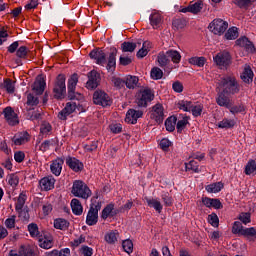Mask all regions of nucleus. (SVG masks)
<instances>
[{"label":"nucleus","mask_w":256,"mask_h":256,"mask_svg":"<svg viewBox=\"0 0 256 256\" xmlns=\"http://www.w3.org/2000/svg\"><path fill=\"white\" fill-rule=\"evenodd\" d=\"M219 87L222 89V93L226 95H237L241 91L237 78L233 75H227L220 79Z\"/></svg>","instance_id":"obj_1"},{"label":"nucleus","mask_w":256,"mask_h":256,"mask_svg":"<svg viewBox=\"0 0 256 256\" xmlns=\"http://www.w3.org/2000/svg\"><path fill=\"white\" fill-rule=\"evenodd\" d=\"M71 193L74 197H80L81 199H89L91 197V189L82 180L73 182Z\"/></svg>","instance_id":"obj_2"},{"label":"nucleus","mask_w":256,"mask_h":256,"mask_svg":"<svg viewBox=\"0 0 256 256\" xmlns=\"http://www.w3.org/2000/svg\"><path fill=\"white\" fill-rule=\"evenodd\" d=\"M77 83H79V75H77V73H74L68 79V98L70 99V101H82L83 99V94L75 92Z\"/></svg>","instance_id":"obj_3"},{"label":"nucleus","mask_w":256,"mask_h":256,"mask_svg":"<svg viewBox=\"0 0 256 256\" xmlns=\"http://www.w3.org/2000/svg\"><path fill=\"white\" fill-rule=\"evenodd\" d=\"M65 75L59 74L53 88L54 99H65L67 86H65Z\"/></svg>","instance_id":"obj_4"},{"label":"nucleus","mask_w":256,"mask_h":256,"mask_svg":"<svg viewBox=\"0 0 256 256\" xmlns=\"http://www.w3.org/2000/svg\"><path fill=\"white\" fill-rule=\"evenodd\" d=\"M153 99H155V92L153 91V89L144 88L143 90H140V94L136 99V103L138 107L147 108V105H149V103H151Z\"/></svg>","instance_id":"obj_5"},{"label":"nucleus","mask_w":256,"mask_h":256,"mask_svg":"<svg viewBox=\"0 0 256 256\" xmlns=\"http://www.w3.org/2000/svg\"><path fill=\"white\" fill-rule=\"evenodd\" d=\"M93 103L100 105L101 107H111L113 100L109 97V94L103 90H96L93 94Z\"/></svg>","instance_id":"obj_6"},{"label":"nucleus","mask_w":256,"mask_h":256,"mask_svg":"<svg viewBox=\"0 0 256 256\" xmlns=\"http://www.w3.org/2000/svg\"><path fill=\"white\" fill-rule=\"evenodd\" d=\"M76 110L85 111L82 105L76 104L75 102H67L66 106L58 113V119L67 121V117L75 113Z\"/></svg>","instance_id":"obj_7"},{"label":"nucleus","mask_w":256,"mask_h":256,"mask_svg":"<svg viewBox=\"0 0 256 256\" xmlns=\"http://www.w3.org/2000/svg\"><path fill=\"white\" fill-rule=\"evenodd\" d=\"M229 28V23L223 19H214L209 24V29L214 35H223Z\"/></svg>","instance_id":"obj_8"},{"label":"nucleus","mask_w":256,"mask_h":256,"mask_svg":"<svg viewBox=\"0 0 256 256\" xmlns=\"http://www.w3.org/2000/svg\"><path fill=\"white\" fill-rule=\"evenodd\" d=\"M101 83V74L97 70H92L88 73L87 89H97Z\"/></svg>","instance_id":"obj_9"},{"label":"nucleus","mask_w":256,"mask_h":256,"mask_svg":"<svg viewBox=\"0 0 256 256\" xmlns=\"http://www.w3.org/2000/svg\"><path fill=\"white\" fill-rule=\"evenodd\" d=\"M214 62L218 67H229L231 65V54L220 52L214 57Z\"/></svg>","instance_id":"obj_10"},{"label":"nucleus","mask_w":256,"mask_h":256,"mask_svg":"<svg viewBox=\"0 0 256 256\" xmlns=\"http://www.w3.org/2000/svg\"><path fill=\"white\" fill-rule=\"evenodd\" d=\"M4 119H6L7 123L14 127V125H18L19 119L17 117V113L11 106L4 108L3 110Z\"/></svg>","instance_id":"obj_11"},{"label":"nucleus","mask_w":256,"mask_h":256,"mask_svg":"<svg viewBox=\"0 0 256 256\" xmlns=\"http://www.w3.org/2000/svg\"><path fill=\"white\" fill-rule=\"evenodd\" d=\"M89 56L91 59H95L97 65H105L107 63V54L100 48L92 50Z\"/></svg>","instance_id":"obj_12"},{"label":"nucleus","mask_w":256,"mask_h":256,"mask_svg":"<svg viewBox=\"0 0 256 256\" xmlns=\"http://www.w3.org/2000/svg\"><path fill=\"white\" fill-rule=\"evenodd\" d=\"M152 119H154L156 121V123H158V125H161V123H163L164 119H165V113L163 112V105H161L160 103L154 105L152 107Z\"/></svg>","instance_id":"obj_13"},{"label":"nucleus","mask_w":256,"mask_h":256,"mask_svg":"<svg viewBox=\"0 0 256 256\" xmlns=\"http://www.w3.org/2000/svg\"><path fill=\"white\" fill-rule=\"evenodd\" d=\"M66 165H68V167H70L75 173H81V171H83V169L85 168L83 162L71 156L66 158Z\"/></svg>","instance_id":"obj_14"},{"label":"nucleus","mask_w":256,"mask_h":256,"mask_svg":"<svg viewBox=\"0 0 256 256\" xmlns=\"http://www.w3.org/2000/svg\"><path fill=\"white\" fill-rule=\"evenodd\" d=\"M141 117H143V111L129 109L126 113L125 121L131 125H135V123H137V119H141Z\"/></svg>","instance_id":"obj_15"},{"label":"nucleus","mask_w":256,"mask_h":256,"mask_svg":"<svg viewBox=\"0 0 256 256\" xmlns=\"http://www.w3.org/2000/svg\"><path fill=\"white\" fill-rule=\"evenodd\" d=\"M238 47H244L248 53H255V45L249 40V38L243 36L235 41Z\"/></svg>","instance_id":"obj_16"},{"label":"nucleus","mask_w":256,"mask_h":256,"mask_svg":"<svg viewBox=\"0 0 256 256\" xmlns=\"http://www.w3.org/2000/svg\"><path fill=\"white\" fill-rule=\"evenodd\" d=\"M110 54L108 56L106 69L107 71L113 72L115 71V68L117 67V48H111Z\"/></svg>","instance_id":"obj_17"},{"label":"nucleus","mask_w":256,"mask_h":256,"mask_svg":"<svg viewBox=\"0 0 256 256\" xmlns=\"http://www.w3.org/2000/svg\"><path fill=\"white\" fill-rule=\"evenodd\" d=\"M64 163L65 159L59 157L52 161V164L50 165L51 173H53V175H55L56 177H59L61 175V171H63Z\"/></svg>","instance_id":"obj_18"},{"label":"nucleus","mask_w":256,"mask_h":256,"mask_svg":"<svg viewBox=\"0 0 256 256\" xmlns=\"http://www.w3.org/2000/svg\"><path fill=\"white\" fill-rule=\"evenodd\" d=\"M232 102L233 101H231V98L227 96V93L222 91L218 92L216 97V103L217 105H219V107H225L226 109H228V107H231Z\"/></svg>","instance_id":"obj_19"},{"label":"nucleus","mask_w":256,"mask_h":256,"mask_svg":"<svg viewBox=\"0 0 256 256\" xmlns=\"http://www.w3.org/2000/svg\"><path fill=\"white\" fill-rule=\"evenodd\" d=\"M39 185L42 191H51L55 188V178L53 176H47L39 181Z\"/></svg>","instance_id":"obj_20"},{"label":"nucleus","mask_w":256,"mask_h":256,"mask_svg":"<svg viewBox=\"0 0 256 256\" xmlns=\"http://www.w3.org/2000/svg\"><path fill=\"white\" fill-rule=\"evenodd\" d=\"M116 215H119V209H115V204L110 203L102 210L101 217L105 220L108 217H115Z\"/></svg>","instance_id":"obj_21"},{"label":"nucleus","mask_w":256,"mask_h":256,"mask_svg":"<svg viewBox=\"0 0 256 256\" xmlns=\"http://www.w3.org/2000/svg\"><path fill=\"white\" fill-rule=\"evenodd\" d=\"M0 89H4L6 93L12 95L15 93V82H13V80L10 78H6L4 79V82L0 84Z\"/></svg>","instance_id":"obj_22"},{"label":"nucleus","mask_w":256,"mask_h":256,"mask_svg":"<svg viewBox=\"0 0 256 256\" xmlns=\"http://www.w3.org/2000/svg\"><path fill=\"white\" fill-rule=\"evenodd\" d=\"M38 241L39 247H41V249H51V247H53V236L44 235L43 238L40 236Z\"/></svg>","instance_id":"obj_23"},{"label":"nucleus","mask_w":256,"mask_h":256,"mask_svg":"<svg viewBox=\"0 0 256 256\" xmlns=\"http://www.w3.org/2000/svg\"><path fill=\"white\" fill-rule=\"evenodd\" d=\"M162 23L163 17L159 12H154L150 15V25H152L153 29H159Z\"/></svg>","instance_id":"obj_24"},{"label":"nucleus","mask_w":256,"mask_h":256,"mask_svg":"<svg viewBox=\"0 0 256 256\" xmlns=\"http://www.w3.org/2000/svg\"><path fill=\"white\" fill-rule=\"evenodd\" d=\"M240 77L244 83H253V70H251V66H246Z\"/></svg>","instance_id":"obj_25"},{"label":"nucleus","mask_w":256,"mask_h":256,"mask_svg":"<svg viewBox=\"0 0 256 256\" xmlns=\"http://www.w3.org/2000/svg\"><path fill=\"white\" fill-rule=\"evenodd\" d=\"M71 208H72V213H74V215L83 214V205H81V201H79V199H76V198L72 199Z\"/></svg>","instance_id":"obj_26"},{"label":"nucleus","mask_w":256,"mask_h":256,"mask_svg":"<svg viewBox=\"0 0 256 256\" xmlns=\"http://www.w3.org/2000/svg\"><path fill=\"white\" fill-rule=\"evenodd\" d=\"M45 85V80L40 79L34 82L32 90L36 93V95H43V92L45 91Z\"/></svg>","instance_id":"obj_27"},{"label":"nucleus","mask_w":256,"mask_h":256,"mask_svg":"<svg viewBox=\"0 0 256 256\" xmlns=\"http://www.w3.org/2000/svg\"><path fill=\"white\" fill-rule=\"evenodd\" d=\"M124 83L127 89H135V87L139 85V77L129 75L126 80H124Z\"/></svg>","instance_id":"obj_28"},{"label":"nucleus","mask_w":256,"mask_h":256,"mask_svg":"<svg viewBox=\"0 0 256 256\" xmlns=\"http://www.w3.org/2000/svg\"><path fill=\"white\" fill-rule=\"evenodd\" d=\"M97 221H99V214L94 212V210L89 209L86 217V223L91 227L93 225H97Z\"/></svg>","instance_id":"obj_29"},{"label":"nucleus","mask_w":256,"mask_h":256,"mask_svg":"<svg viewBox=\"0 0 256 256\" xmlns=\"http://www.w3.org/2000/svg\"><path fill=\"white\" fill-rule=\"evenodd\" d=\"M241 235H242V237H245L249 241H255L256 229H255V227L244 228Z\"/></svg>","instance_id":"obj_30"},{"label":"nucleus","mask_w":256,"mask_h":256,"mask_svg":"<svg viewBox=\"0 0 256 256\" xmlns=\"http://www.w3.org/2000/svg\"><path fill=\"white\" fill-rule=\"evenodd\" d=\"M148 207H153L157 213H161L163 211V205H161V202L159 200H155L153 198H145Z\"/></svg>","instance_id":"obj_31"},{"label":"nucleus","mask_w":256,"mask_h":256,"mask_svg":"<svg viewBox=\"0 0 256 256\" xmlns=\"http://www.w3.org/2000/svg\"><path fill=\"white\" fill-rule=\"evenodd\" d=\"M54 227L55 229H60L61 231H67V229H69V221L63 218L55 219Z\"/></svg>","instance_id":"obj_32"},{"label":"nucleus","mask_w":256,"mask_h":256,"mask_svg":"<svg viewBox=\"0 0 256 256\" xmlns=\"http://www.w3.org/2000/svg\"><path fill=\"white\" fill-rule=\"evenodd\" d=\"M225 39H227V41H233L235 39H237V37H239V31L237 29V27H231L227 30V32L224 35Z\"/></svg>","instance_id":"obj_33"},{"label":"nucleus","mask_w":256,"mask_h":256,"mask_svg":"<svg viewBox=\"0 0 256 256\" xmlns=\"http://www.w3.org/2000/svg\"><path fill=\"white\" fill-rule=\"evenodd\" d=\"M175 125H177V117L170 116L169 118L166 119L165 127H166V130L169 131L170 133H173V131H175Z\"/></svg>","instance_id":"obj_34"},{"label":"nucleus","mask_w":256,"mask_h":256,"mask_svg":"<svg viewBox=\"0 0 256 256\" xmlns=\"http://www.w3.org/2000/svg\"><path fill=\"white\" fill-rule=\"evenodd\" d=\"M137 49V43L134 42H123L121 44V50L123 53H133Z\"/></svg>","instance_id":"obj_35"},{"label":"nucleus","mask_w":256,"mask_h":256,"mask_svg":"<svg viewBox=\"0 0 256 256\" xmlns=\"http://www.w3.org/2000/svg\"><path fill=\"white\" fill-rule=\"evenodd\" d=\"M168 59L173 63H181V53L177 50H168L167 51Z\"/></svg>","instance_id":"obj_36"},{"label":"nucleus","mask_w":256,"mask_h":256,"mask_svg":"<svg viewBox=\"0 0 256 256\" xmlns=\"http://www.w3.org/2000/svg\"><path fill=\"white\" fill-rule=\"evenodd\" d=\"M172 26L174 29H177V31H179V29H185V27H187V20L184 18H175L172 21Z\"/></svg>","instance_id":"obj_37"},{"label":"nucleus","mask_w":256,"mask_h":256,"mask_svg":"<svg viewBox=\"0 0 256 256\" xmlns=\"http://www.w3.org/2000/svg\"><path fill=\"white\" fill-rule=\"evenodd\" d=\"M157 59H158L159 65L161 67H167V65H169V63H170V59H169V56H168L167 52L166 53L165 52H160L158 54Z\"/></svg>","instance_id":"obj_38"},{"label":"nucleus","mask_w":256,"mask_h":256,"mask_svg":"<svg viewBox=\"0 0 256 256\" xmlns=\"http://www.w3.org/2000/svg\"><path fill=\"white\" fill-rule=\"evenodd\" d=\"M222 188H223V183L216 182V183L207 185L206 191L208 193H219V191H221Z\"/></svg>","instance_id":"obj_39"},{"label":"nucleus","mask_w":256,"mask_h":256,"mask_svg":"<svg viewBox=\"0 0 256 256\" xmlns=\"http://www.w3.org/2000/svg\"><path fill=\"white\" fill-rule=\"evenodd\" d=\"M254 2L255 0H235L234 4L240 9H249Z\"/></svg>","instance_id":"obj_40"},{"label":"nucleus","mask_w":256,"mask_h":256,"mask_svg":"<svg viewBox=\"0 0 256 256\" xmlns=\"http://www.w3.org/2000/svg\"><path fill=\"white\" fill-rule=\"evenodd\" d=\"M205 61H207V59H205V57H191L188 62L190 63V65H197V67H204L205 65Z\"/></svg>","instance_id":"obj_41"},{"label":"nucleus","mask_w":256,"mask_h":256,"mask_svg":"<svg viewBox=\"0 0 256 256\" xmlns=\"http://www.w3.org/2000/svg\"><path fill=\"white\" fill-rule=\"evenodd\" d=\"M28 231H29L31 237H37V239H39V237H41V233H39V226H37L36 223L29 224Z\"/></svg>","instance_id":"obj_42"},{"label":"nucleus","mask_w":256,"mask_h":256,"mask_svg":"<svg viewBox=\"0 0 256 256\" xmlns=\"http://www.w3.org/2000/svg\"><path fill=\"white\" fill-rule=\"evenodd\" d=\"M220 129H232L235 127V120L223 119L218 123Z\"/></svg>","instance_id":"obj_43"},{"label":"nucleus","mask_w":256,"mask_h":256,"mask_svg":"<svg viewBox=\"0 0 256 256\" xmlns=\"http://www.w3.org/2000/svg\"><path fill=\"white\" fill-rule=\"evenodd\" d=\"M245 228H243V223L235 221L232 226L233 235H242Z\"/></svg>","instance_id":"obj_44"},{"label":"nucleus","mask_w":256,"mask_h":256,"mask_svg":"<svg viewBox=\"0 0 256 256\" xmlns=\"http://www.w3.org/2000/svg\"><path fill=\"white\" fill-rule=\"evenodd\" d=\"M19 253L22 256H35V250L31 246H21Z\"/></svg>","instance_id":"obj_45"},{"label":"nucleus","mask_w":256,"mask_h":256,"mask_svg":"<svg viewBox=\"0 0 256 256\" xmlns=\"http://www.w3.org/2000/svg\"><path fill=\"white\" fill-rule=\"evenodd\" d=\"M25 201H27V196L21 193L18 197V200L15 205L16 211H21L25 205Z\"/></svg>","instance_id":"obj_46"},{"label":"nucleus","mask_w":256,"mask_h":256,"mask_svg":"<svg viewBox=\"0 0 256 256\" xmlns=\"http://www.w3.org/2000/svg\"><path fill=\"white\" fill-rule=\"evenodd\" d=\"M28 55H29V48H27L26 46H20L16 51V56H18L19 59H27Z\"/></svg>","instance_id":"obj_47"},{"label":"nucleus","mask_w":256,"mask_h":256,"mask_svg":"<svg viewBox=\"0 0 256 256\" xmlns=\"http://www.w3.org/2000/svg\"><path fill=\"white\" fill-rule=\"evenodd\" d=\"M201 9H203V2H195L194 4H190V13L193 15H197V13H201Z\"/></svg>","instance_id":"obj_48"},{"label":"nucleus","mask_w":256,"mask_h":256,"mask_svg":"<svg viewBox=\"0 0 256 256\" xmlns=\"http://www.w3.org/2000/svg\"><path fill=\"white\" fill-rule=\"evenodd\" d=\"M255 171H256V161L251 160L245 166V174L246 175H251V174L255 173Z\"/></svg>","instance_id":"obj_49"},{"label":"nucleus","mask_w":256,"mask_h":256,"mask_svg":"<svg viewBox=\"0 0 256 256\" xmlns=\"http://www.w3.org/2000/svg\"><path fill=\"white\" fill-rule=\"evenodd\" d=\"M122 247L125 253H128V255H131V253H133V241H131L130 239L124 240L122 242Z\"/></svg>","instance_id":"obj_50"},{"label":"nucleus","mask_w":256,"mask_h":256,"mask_svg":"<svg viewBox=\"0 0 256 256\" xmlns=\"http://www.w3.org/2000/svg\"><path fill=\"white\" fill-rule=\"evenodd\" d=\"M230 113H232V115H237V113H243V111H245V106L244 105H236L233 106V102L230 103V107H228Z\"/></svg>","instance_id":"obj_51"},{"label":"nucleus","mask_w":256,"mask_h":256,"mask_svg":"<svg viewBox=\"0 0 256 256\" xmlns=\"http://www.w3.org/2000/svg\"><path fill=\"white\" fill-rule=\"evenodd\" d=\"M178 105H179L180 109H183V111H186V112L191 111L193 109V107H194L192 101H184V100H182V101H180L178 103Z\"/></svg>","instance_id":"obj_52"},{"label":"nucleus","mask_w":256,"mask_h":256,"mask_svg":"<svg viewBox=\"0 0 256 256\" xmlns=\"http://www.w3.org/2000/svg\"><path fill=\"white\" fill-rule=\"evenodd\" d=\"M189 124V118L188 117H184V119L179 120L176 123V129L179 133H182L183 129H185L187 127V125Z\"/></svg>","instance_id":"obj_53"},{"label":"nucleus","mask_w":256,"mask_h":256,"mask_svg":"<svg viewBox=\"0 0 256 256\" xmlns=\"http://www.w3.org/2000/svg\"><path fill=\"white\" fill-rule=\"evenodd\" d=\"M151 77H152V79H155L156 81L159 79H163V70H161L159 67L152 68Z\"/></svg>","instance_id":"obj_54"},{"label":"nucleus","mask_w":256,"mask_h":256,"mask_svg":"<svg viewBox=\"0 0 256 256\" xmlns=\"http://www.w3.org/2000/svg\"><path fill=\"white\" fill-rule=\"evenodd\" d=\"M239 221L243 223L244 225H247L248 223H251V213L249 212H242L238 216Z\"/></svg>","instance_id":"obj_55"},{"label":"nucleus","mask_w":256,"mask_h":256,"mask_svg":"<svg viewBox=\"0 0 256 256\" xmlns=\"http://www.w3.org/2000/svg\"><path fill=\"white\" fill-rule=\"evenodd\" d=\"M26 105H29L30 107H36V105H39V98L33 94H28Z\"/></svg>","instance_id":"obj_56"},{"label":"nucleus","mask_w":256,"mask_h":256,"mask_svg":"<svg viewBox=\"0 0 256 256\" xmlns=\"http://www.w3.org/2000/svg\"><path fill=\"white\" fill-rule=\"evenodd\" d=\"M111 81L113 83V86L116 87V89H123V87H125V80L119 77L113 76Z\"/></svg>","instance_id":"obj_57"},{"label":"nucleus","mask_w":256,"mask_h":256,"mask_svg":"<svg viewBox=\"0 0 256 256\" xmlns=\"http://www.w3.org/2000/svg\"><path fill=\"white\" fill-rule=\"evenodd\" d=\"M119 236V233L115 232V231H112L110 233H107L105 235V241L107 243H110V244H113L115 243V241H117V237Z\"/></svg>","instance_id":"obj_58"},{"label":"nucleus","mask_w":256,"mask_h":256,"mask_svg":"<svg viewBox=\"0 0 256 256\" xmlns=\"http://www.w3.org/2000/svg\"><path fill=\"white\" fill-rule=\"evenodd\" d=\"M186 171H193L194 173H199V166L195 160L190 161L189 163H185Z\"/></svg>","instance_id":"obj_59"},{"label":"nucleus","mask_w":256,"mask_h":256,"mask_svg":"<svg viewBox=\"0 0 256 256\" xmlns=\"http://www.w3.org/2000/svg\"><path fill=\"white\" fill-rule=\"evenodd\" d=\"M208 223H210L212 227H219V216L215 213L208 215Z\"/></svg>","instance_id":"obj_60"},{"label":"nucleus","mask_w":256,"mask_h":256,"mask_svg":"<svg viewBox=\"0 0 256 256\" xmlns=\"http://www.w3.org/2000/svg\"><path fill=\"white\" fill-rule=\"evenodd\" d=\"M29 141V133L25 132L23 136L14 140V145H23Z\"/></svg>","instance_id":"obj_61"},{"label":"nucleus","mask_w":256,"mask_h":256,"mask_svg":"<svg viewBox=\"0 0 256 256\" xmlns=\"http://www.w3.org/2000/svg\"><path fill=\"white\" fill-rule=\"evenodd\" d=\"M119 63L123 67H127V65H131V63H133V58H131V56H120Z\"/></svg>","instance_id":"obj_62"},{"label":"nucleus","mask_w":256,"mask_h":256,"mask_svg":"<svg viewBox=\"0 0 256 256\" xmlns=\"http://www.w3.org/2000/svg\"><path fill=\"white\" fill-rule=\"evenodd\" d=\"M162 200L166 207H171L173 205V198L168 192L162 195Z\"/></svg>","instance_id":"obj_63"},{"label":"nucleus","mask_w":256,"mask_h":256,"mask_svg":"<svg viewBox=\"0 0 256 256\" xmlns=\"http://www.w3.org/2000/svg\"><path fill=\"white\" fill-rule=\"evenodd\" d=\"M8 183L11 185V187H17L19 185V176L11 174Z\"/></svg>","instance_id":"obj_64"}]
</instances>
